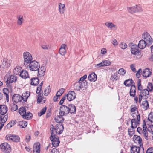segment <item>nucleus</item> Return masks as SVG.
Here are the masks:
<instances>
[{
  "label": "nucleus",
  "mask_w": 153,
  "mask_h": 153,
  "mask_svg": "<svg viewBox=\"0 0 153 153\" xmlns=\"http://www.w3.org/2000/svg\"><path fill=\"white\" fill-rule=\"evenodd\" d=\"M143 133L145 139L147 140L148 139V132H147V128L146 126V123L144 120L143 121Z\"/></svg>",
  "instance_id": "17"
},
{
  "label": "nucleus",
  "mask_w": 153,
  "mask_h": 153,
  "mask_svg": "<svg viewBox=\"0 0 153 153\" xmlns=\"http://www.w3.org/2000/svg\"><path fill=\"white\" fill-rule=\"evenodd\" d=\"M16 123V120H12L7 125L6 127L7 128H9L15 125Z\"/></svg>",
  "instance_id": "42"
},
{
  "label": "nucleus",
  "mask_w": 153,
  "mask_h": 153,
  "mask_svg": "<svg viewBox=\"0 0 153 153\" xmlns=\"http://www.w3.org/2000/svg\"><path fill=\"white\" fill-rule=\"evenodd\" d=\"M102 63L104 66L109 65L111 64V62L108 60L102 61Z\"/></svg>",
  "instance_id": "56"
},
{
  "label": "nucleus",
  "mask_w": 153,
  "mask_h": 153,
  "mask_svg": "<svg viewBox=\"0 0 153 153\" xmlns=\"http://www.w3.org/2000/svg\"><path fill=\"white\" fill-rule=\"evenodd\" d=\"M138 148H139V147H137L134 145L132 146L131 147V153H138L139 152L138 151Z\"/></svg>",
  "instance_id": "41"
},
{
  "label": "nucleus",
  "mask_w": 153,
  "mask_h": 153,
  "mask_svg": "<svg viewBox=\"0 0 153 153\" xmlns=\"http://www.w3.org/2000/svg\"><path fill=\"white\" fill-rule=\"evenodd\" d=\"M11 63V60H9L7 58H4L2 62V65L5 68L10 66Z\"/></svg>",
  "instance_id": "20"
},
{
  "label": "nucleus",
  "mask_w": 153,
  "mask_h": 153,
  "mask_svg": "<svg viewBox=\"0 0 153 153\" xmlns=\"http://www.w3.org/2000/svg\"><path fill=\"white\" fill-rule=\"evenodd\" d=\"M146 153H153V148L151 147L147 149Z\"/></svg>",
  "instance_id": "64"
},
{
  "label": "nucleus",
  "mask_w": 153,
  "mask_h": 153,
  "mask_svg": "<svg viewBox=\"0 0 153 153\" xmlns=\"http://www.w3.org/2000/svg\"><path fill=\"white\" fill-rule=\"evenodd\" d=\"M50 139L52 142V145L53 147H56L58 146L60 141L57 135L56 134L51 135L50 137Z\"/></svg>",
  "instance_id": "6"
},
{
  "label": "nucleus",
  "mask_w": 153,
  "mask_h": 153,
  "mask_svg": "<svg viewBox=\"0 0 153 153\" xmlns=\"http://www.w3.org/2000/svg\"><path fill=\"white\" fill-rule=\"evenodd\" d=\"M17 80V77L16 76L11 75L7 78V81L6 82V85L8 86L10 84L16 82Z\"/></svg>",
  "instance_id": "12"
},
{
  "label": "nucleus",
  "mask_w": 153,
  "mask_h": 153,
  "mask_svg": "<svg viewBox=\"0 0 153 153\" xmlns=\"http://www.w3.org/2000/svg\"><path fill=\"white\" fill-rule=\"evenodd\" d=\"M148 119L151 122H153V112H151L148 115Z\"/></svg>",
  "instance_id": "55"
},
{
  "label": "nucleus",
  "mask_w": 153,
  "mask_h": 153,
  "mask_svg": "<svg viewBox=\"0 0 153 153\" xmlns=\"http://www.w3.org/2000/svg\"><path fill=\"white\" fill-rule=\"evenodd\" d=\"M42 87L40 86H38L37 88L36 93L37 94H43V91L41 93Z\"/></svg>",
  "instance_id": "62"
},
{
  "label": "nucleus",
  "mask_w": 153,
  "mask_h": 153,
  "mask_svg": "<svg viewBox=\"0 0 153 153\" xmlns=\"http://www.w3.org/2000/svg\"><path fill=\"white\" fill-rule=\"evenodd\" d=\"M65 5L64 4L59 3V10L61 14L64 13Z\"/></svg>",
  "instance_id": "34"
},
{
  "label": "nucleus",
  "mask_w": 153,
  "mask_h": 153,
  "mask_svg": "<svg viewBox=\"0 0 153 153\" xmlns=\"http://www.w3.org/2000/svg\"><path fill=\"white\" fill-rule=\"evenodd\" d=\"M66 46V45L65 44H63L61 45L59 49V53L63 56L65 54Z\"/></svg>",
  "instance_id": "21"
},
{
  "label": "nucleus",
  "mask_w": 153,
  "mask_h": 153,
  "mask_svg": "<svg viewBox=\"0 0 153 153\" xmlns=\"http://www.w3.org/2000/svg\"><path fill=\"white\" fill-rule=\"evenodd\" d=\"M17 23L19 25H21L23 22L24 19L22 15H20L17 17Z\"/></svg>",
  "instance_id": "39"
},
{
  "label": "nucleus",
  "mask_w": 153,
  "mask_h": 153,
  "mask_svg": "<svg viewBox=\"0 0 153 153\" xmlns=\"http://www.w3.org/2000/svg\"><path fill=\"white\" fill-rule=\"evenodd\" d=\"M72 87L74 90H77L79 91L85 90L87 88V82L86 81L80 82L79 81L74 85H72Z\"/></svg>",
  "instance_id": "1"
},
{
  "label": "nucleus",
  "mask_w": 153,
  "mask_h": 153,
  "mask_svg": "<svg viewBox=\"0 0 153 153\" xmlns=\"http://www.w3.org/2000/svg\"><path fill=\"white\" fill-rule=\"evenodd\" d=\"M126 71L123 68H120L118 70V73L122 75H124L126 73Z\"/></svg>",
  "instance_id": "57"
},
{
  "label": "nucleus",
  "mask_w": 153,
  "mask_h": 153,
  "mask_svg": "<svg viewBox=\"0 0 153 153\" xmlns=\"http://www.w3.org/2000/svg\"><path fill=\"white\" fill-rule=\"evenodd\" d=\"M135 9H136V12H140L143 11V9L140 5H136L135 6Z\"/></svg>",
  "instance_id": "49"
},
{
  "label": "nucleus",
  "mask_w": 153,
  "mask_h": 153,
  "mask_svg": "<svg viewBox=\"0 0 153 153\" xmlns=\"http://www.w3.org/2000/svg\"><path fill=\"white\" fill-rule=\"evenodd\" d=\"M26 108L23 107H21L19 108V112L20 114L23 117L24 115L26 113Z\"/></svg>",
  "instance_id": "44"
},
{
  "label": "nucleus",
  "mask_w": 153,
  "mask_h": 153,
  "mask_svg": "<svg viewBox=\"0 0 153 153\" xmlns=\"http://www.w3.org/2000/svg\"><path fill=\"white\" fill-rule=\"evenodd\" d=\"M3 91L4 94L6 97V99L7 102L9 101V91L7 88H4L3 89Z\"/></svg>",
  "instance_id": "40"
},
{
  "label": "nucleus",
  "mask_w": 153,
  "mask_h": 153,
  "mask_svg": "<svg viewBox=\"0 0 153 153\" xmlns=\"http://www.w3.org/2000/svg\"><path fill=\"white\" fill-rule=\"evenodd\" d=\"M0 149L2 151L6 153H8L11 151L10 145L7 143H4L1 144Z\"/></svg>",
  "instance_id": "8"
},
{
  "label": "nucleus",
  "mask_w": 153,
  "mask_h": 153,
  "mask_svg": "<svg viewBox=\"0 0 153 153\" xmlns=\"http://www.w3.org/2000/svg\"><path fill=\"white\" fill-rule=\"evenodd\" d=\"M23 58L24 60V64L25 65H27L32 61V56L29 52H26L24 53Z\"/></svg>",
  "instance_id": "5"
},
{
  "label": "nucleus",
  "mask_w": 153,
  "mask_h": 153,
  "mask_svg": "<svg viewBox=\"0 0 153 153\" xmlns=\"http://www.w3.org/2000/svg\"><path fill=\"white\" fill-rule=\"evenodd\" d=\"M147 129L150 132L153 134V125H150L148 127Z\"/></svg>",
  "instance_id": "63"
},
{
  "label": "nucleus",
  "mask_w": 153,
  "mask_h": 153,
  "mask_svg": "<svg viewBox=\"0 0 153 153\" xmlns=\"http://www.w3.org/2000/svg\"><path fill=\"white\" fill-rule=\"evenodd\" d=\"M69 113L71 114L75 113L76 111V107L73 105H69L68 106Z\"/></svg>",
  "instance_id": "28"
},
{
  "label": "nucleus",
  "mask_w": 153,
  "mask_h": 153,
  "mask_svg": "<svg viewBox=\"0 0 153 153\" xmlns=\"http://www.w3.org/2000/svg\"><path fill=\"white\" fill-rule=\"evenodd\" d=\"M141 81L140 79H138L137 80V89L138 90L140 91H141L142 90H143L144 89H145L144 87H142L141 84Z\"/></svg>",
  "instance_id": "43"
},
{
  "label": "nucleus",
  "mask_w": 153,
  "mask_h": 153,
  "mask_svg": "<svg viewBox=\"0 0 153 153\" xmlns=\"http://www.w3.org/2000/svg\"><path fill=\"white\" fill-rule=\"evenodd\" d=\"M136 88L135 85H133L131 86L130 91V95L131 97H134L136 95Z\"/></svg>",
  "instance_id": "26"
},
{
  "label": "nucleus",
  "mask_w": 153,
  "mask_h": 153,
  "mask_svg": "<svg viewBox=\"0 0 153 153\" xmlns=\"http://www.w3.org/2000/svg\"><path fill=\"white\" fill-rule=\"evenodd\" d=\"M119 79V77L117 75V74L116 73H114V74L112 76L111 78V79L113 80V81H116Z\"/></svg>",
  "instance_id": "51"
},
{
  "label": "nucleus",
  "mask_w": 153,
  "mask_h": 153,
  "mask_svg": "<svg viewBox=\"0 0 153 153\" xmlns=\"http://www.w3.org/2000/svg\"><path fill=\"white\" fill-rule=\"evenodd\" d=\"M6 139L10 141H13L15 142H18L20 140L19 137L15 135H8L6 137Z\"/></svg>",
  "instance_id": "10"
},
{
  "label": "nucleus",
  "mask_w": 153,
  "mask_h": 153,
  "mask_svg": "<svg viewBox=\"0 0 153 153\" xmlns=\"http://www.w3.org/2000/svg\"><path fill=\"white\" fill-rule=\"evenodd\" d=\"M146 45L148 46L147 42L144 40L142 39L139 41L138 45V47L140 49H143L145 48Z\"/></svg>",
  "instance_id": "18"
},
{
  "label": "nucleus",
  "mask_w": 153,
  "mask_h": 153,
  "mask_svg": "<svg viewBox=\"0 0 153 153\" xmlns=\"http://www.w3.org/2000/svg\"><path fill=\"white\" fill-rule=\"evenodd\" d=\"M63 116H61V114H59V115H58L55 117V120L57 123H62L64 120Z\"/></svg>",
  "instance_id": "32"
},
{
  "label": "nucleus",
  "mask_w": 153,
  "mask_h": 153,
  "mask_svg": "<svg viewBox=\"0 0 153 153\" xmlns=\"http://www.w3.org/2000/svg\"><path fill=\"white\" fill-rule=\"evenodd\" d=\"M50 153H59L58 149L54 148L52 149Z\"/></svg>",
  "instance_id": "61"
},
{
  "label": "nucleus",
  "mask_w": 153,
  "mask_h": 153,
  "mask_svg": "<svg viewBox=\"0 0 153 153\" xmlns=\"http://www.w3.org/2000/svg\"><path fill=\"white\" fill-rule=\"evenodd\" d=\"M119 46L121 48L123 49H125L127 47V45L126 43L124 42L121 43Z\"/></svg>",
  "instance_id": "58"
},
{
  "label": "nucleus",
  "mask_w": 153,
  "mask_h": 153,
  "mask_svg": "<svg viewBox=\"0 0 153 153\" xmlns=\"http://www.w3.org/2000/svg\"><path fill=\"white\" fill-rule=\"evenodd\" d=\"M31 84L33 85H37L39 82V79L37 77L32 78Z\"/></svg>",
  "instance_id": "31"
},
{
  "label": "nucleus",
  "mask_w": 153,
  "mask_h": 153,
  "mask_svg": "<svg viewBox=\"0 0 153 153\" xmlns=\"http://www.w3.org/2000/svg\"><path fill=\"white\" fill-rule=\"evenodd\" d=\"M32 116L33 114L31 113L26 111V114L24 115L22 117L26 119H30L32 118Z\"/></svg>",
  "instance_id": "37"
},
{
  "label": "nucleus",
  "mask_w": 153,
  "mask_h": 153,
  "mask_svg": "<svg viewBox=\"0 0 153 153\" xmlns=\"http://www.w3.org/2000/svg\"><path fill=\"white\" fill-rule=\"evenodd\" d=\"M8 111V108L5 105H0V115L4 116Z\"/></svg>",
  "instance_id": "15"
},
{
  "label": "nucleus",
  "mask_w": 153,
  "mask_h": 153,
  "mask_svg": "<svg viewBox=\"0 0 153 153\" xmlns=\"http://www.w3.org/2000/svg\"><path fill=\"white\" fill-rule=\"evenodd\" d=\"M124 84L126 86L128 87L130 86H132L133 85H135V83L133 81L130 79L126 80L124 82Z\"/></svg>",
  "instance_id": "23"
},
{
  "label": "nucleus",
  "mask_w": 153,
  "mask_h": 153,
  "mask_svg": "<svg viewBox=\"0 0 153 153\" xmlns=\"http://www.w3.org/2000/svg\"><path fill=\"white\" fill-rule=\"evenodd\" d=\"M149 95V92L146 88L142 90L139 92V102L140 103L142 99H146L148 98Z\"/></svg>",
  "instance_id": "3"
},
{
  "label": "nucleus",
  "mask_w": 153,
  "mask_h": 153,
  "mask_svg": "<svg viewBox=\"0 0 153 153\" xmlns=\"http://www.w3.org/2000/svg\"><path fill=\"white\" fill-rule=\"evenodd\" d=\"M12 101L16 103L22 101L21 96L19 94H15L12 97Z\"/></svg>",
  "instance_id": "14"
},
{
  "label": "nucleus",
  "mask_w": 153,
  "mask_h": 153,
  "mask_svg": "<svg viewBox=\"0 0 153 153\" xmlns=\"http://www.w3.org/2000/svg\"><path fill=\"white\" fill-rule=\"evenodd\" d=\"M30 95V93L29 91H26L25 93H23L21 96L22 100H23L24 102L26 101Z\"/></svg>",
  "instance_id": "27"
},
{
  "label": "nucleus",
  "mask_w": 153,
  "mask_h": 153,
  "mask_svg": "<svg viewBox=\"0 0 153 153\" xmlns=\"http://www.w3.org/2000/svg\"><path fill=\"white\" fill-rule=\"evenodd\" d=\"M88 78L90 81L95 82L97 80V75L94 72H93L89 75Z\"/></svg>",
  "instance_id": "22"
},
{
  "label": "nucleus",
  "mask_w": 153,
  "mask_h": 153,
  "mask_svg": "<svg viewBox=\"0 0 153 153\" xmlns=\"http://www.w3.org/2000/svg\"><path fill=\"white\" fill-rule=\"evenodd\" d=\"M40 149V144L39 143H35L33 147V153H39Z\"/></svg>",
  "instance_id": "19"
},
{
  "label": "nucleus",
  "mask_w": 153,
  "mask_h": 153,
  "mask_svg": "<svg viewBox=\"0 0 153 153\" xmlns=\"http://www.w3.org/2000/svg\"><path fill=\"white\" fill-rule=\"evenodd\" d=\"M47 108L46 107H45L43 108H42L40 111L38 113V115L41 116L42 115L44 114Z\"/></svg>",
  "instance_id": "52"
},
{
  "label": "nucleus",
  "mask_w": 153,
  "mask_h": 153,
  "mask_svg": "<svg viewBox=\"0 0 153 153\" xmlns=\"http://www.w3.org/2000/svg\"><path fill=\"white\" fill-rule=\"evenodd\" d=\"M133 139L134 140L135 142L138 141V143L140 144V147L141 146V145H143L142 139L140 137L135 135L133 136Z\"/></svg>",
  "instance_id": "29"
},
{
  "label": "nucleus",
  "mask_w": 153,
  "mask_h": 153,
  "mask_svg": "<svg viewBox=\"0 0 153 153\" xmlns=\"http://www.w3.org/2000/svg\"><path fill=\"white\" fill-rule=\"evenodd\" d=\"M65 91L64 89L62 88L60 89L59 91L56 94L58 96L60 97L62 95L63 93Z\"/></svg>",
  "instance_id": "54"
},
{
  "label": "nucleus",
  "mask_w": 153,
  "mask_h": 153,
  "mask_svg": "<svg viewBox=\"0 0 153 153\" xmlns=\"http://www.w3.org/2000/svg\"><path fill=\"white\" fill-rule=\"evenodd\" d=\"M105 26L108 28L112 29L113 27H115L116 26L111 22H107L105 23Z\"/></svg>",
  "instance_id": "45"
},
{
  "label": "nucleus",
  "mask_w": 153,
  "mask_h": 153,
  "mask_svg": "<svg viewBox=\"0 0 153 153\" xmlns=\"http://www.w3.org/2000/svg\"><path fill=\"white\" fill-rule=\"evenodd\" d=\"M130 111L131 112H133L135 111H137V113H138V109L136 105H132L130 107Z\"/></svg>",
  "instance_id": "48"
},
{
  "label": "nucleus",
  "mask_w": 153,
  "mask_h": 153,
  "mask_svg": "<svg viewBox=\"0 0 153 153\" xmlns=\"http://www.w3.org/2000/svg\"><path fill=\"white\" fill-rule=\"evenodd\" d=\"M28 66L30 69L32 71H36L40 68L39 64L36 60L32 61Z\"/></svg>",
  "instance_id": "4"
},
{
  "label": "nucleus",
  "mask_w": 153,
  "mask_h": 153,
  "mask_svg": "<svg viewBox=\"0 0 153 153\" xmlns=\"http://www.w3.org/2000/svg\"><path fill=\"white\" fill-rule=\"evenodd\" d=\"M131 127L132 128H135L140 123L136 121L135 119H133L131 120Z\"/></svg>",
  "instance_id": "33"
},
{
  "label": "nucleus",
  "mask_w": 153,
  "mask_h": 153,
  "mask_svg": "<svg viewBox=\"0 0 153 153\" xmlns=\"http://www.w3.org/2000/svg\"><path fill=\"white\" fill-rule=\"evenodd\" d=\"M134 128L132 129H128V134L130 136H132L134 134Z\"/></svg>",
  "instance_id": "60"
},
{
  "label": "nucleus",
  "mask_w": 153,
  "mask_h": 153,
  "mask_svg": "<svg viewBox=\"0 0 153 153\" xmlns=\"http://www.w3.org/2000/svg\"><path fill=\"white\" fill-rule=\"evenodd\" d=\"M129 46L131 48V53L134 55H137V58H140L142 56H140V50L138 49L137 46L132 43H130L129 44Z\"/></svg>",
  "instance_id": "2"
},
{
  "label": "nucleus",
  "mask_w": 153,
  "mask_h": 153,
  "mask_svg": "<svg viewBox=\"0 0 153 153\" xmlns=\"http://www.w3.org/2000/svg\"><path fill=\"white\" fill-rule=\"evenodd\" d=\"M76 94L74 91H70L67 95L68 100L71 101L74 99L76 98Z\"/></svg>",
  "instance_id": "13"
},
{
  "label": "nucleus",
  "mask_w": 153,
  "mask_h": 153,
  "mask_svg": "<svg viewBox=\"0 0 153 153\" xmlns=\"http://www.w3.org/2000/svg\"><path fill=\"white\" fill-rule=\"evenodd\" d=\"M51 89L50 88V85L48 86L46 88L45 90L44 91V95L45 96H47L49 94V93L51 91Z\"/></svg>",
  "instance_id": "47"
},
{
  "label": "nucleus",
  "mask_w": 153,
  "mask_h": 153,
  "mask_svg": "<svg viewBox=\"0 0 153 153\" xmlns=\"http://www.w3.org/2000/svg\"><path fill=\"white\" fill-rule=\"evenodd\" d=\"M142 108L145 110H147L149 108L148 102L147 100H145L142 102Z\"/></svg>",
  "instance_id": "36"
},
{
  "label": "nucleus",
  "mask_w": 153,
  "mask_h": 153,
  "mask_svg": "<svg viewBox=\"0 0 153 153\" xmlns=\"http://www.w3.org/2000/svg\"><path fill=\"white\" fill-rule=\"evenodd\" d=\"M63 129V125L61 124L58 123L55 126V127L53 131H54V134H60L62 133Z\"/></svg>",
  "instance_id": "9"
},
{
  "label": "nucleus",
  "mask_w": 153,
  "mask_h": 153,
  "mask_svg": "<svg viewBox=\"0 0 153 153\" xmlns=\"http://www.w3.org/2000/svg\"><path fill=\"white\" fill-rule=\"evenodd\" d=\"M22 68L19 66H16L13 70V72L16 75H20L22 71Z\"/></svg>",
  "instance_id": "35"
},
{
  "label": "nucleus",
  "mask_w": 153,
  "mask_h": 153,
  "mask_svg": "<svg viewBox=\"0 0 153 153\" xmlns=\"http://www.w3.org/2000/svg\"><path fill=\"white\" fill-rule=\"evenodd\" d=\"M146 89L149 91V92L152 91L153 89L152 84L151 83H149L147 86V88Z\"/></svg>",
  "instance_id": "50"
},
{
  "label": "nucleus",
  "mask_w": 153,
  "mask_h": 153,
  "mask_svg": "<svg viewBox=\"0 0 153 153\" xmlns=\"http://www.w3.org/2000/svg\"><path fill=\"white\" fill-rule=\"evenodd\" d=\"M38 76L39 77L43 76L45 74L46 71L45 67V66H42L38 70Z\"/></svg>",
  "instance_id": "16"
},
{
  "label": "nucleus",
  "mask_w": 153,
  "mask_h": 153,
  "mask_svg": "<svg viewBox=\"0 0 153 153\" xmlns=\"http://www.w3.org/2000/svg\"><path fill=\"white\" fill-rule=\"evenodd\" d=\"M27 123L26 121H20L18 122V125L21 127L22 128H25Z\"/></svg>",
  "instance_id": "38"
},
{
  "label": "nucleus",
  "mask_w": 153,
  "mask_h": 153,
  "mask_svg": "<svg viewBox=\"0 0 153 153\" xmlns=\"http://www.w3.org/2000/svg\"><path fill=\"white\" fill-rule=\"evenodd\" d=\"M8 116L7 114L5 115L4 116L0 115V126L3 124V126L4 123L7 120Z\"/></svg>",
  "instance_id": "24"
},
{
  "label": "nucleus",
  "mask_w": 153,
  "mask_h": 153,
  "mask_svg": "<svg viewBox=\"0 0 153 153\" xmlns=\"http://www.w3.org/2000/svg\"><path fill=\"white\" fill-rule=\"evenodd\" d=\"M127 9L128 12L131 14H133L134 13H136L135 11L136 10L135 6L131 7H127Z\"/></svg>",
  "instance_id": "46"
},
{
  "label": "nucleus",
  "mask_w": 153,
  "mask_h": 153,
  "mask_svg": "<svg viewBox=\"0 0 153 153\" xmlns=\"http://www.w3.org/2000/svg\"><path fill=\"white\" fill-rule=\"evenodd\" d=\"M43 96V94H40L38 95V98L37 100V103H40L42 100V96Z\"/></svg>",
  "instance_id": "53"
},
{
  "label": "nucleus",
  "mask_w": 153,
  "mask_h": 153,
  "mask_svg": "<svg viewBox=\"0 0 153 153\" xmlns=\"http://www.w3.org/2000/svg\"><path fill=\"white\" fill-rule=\"evenodd\" d=\"M152 74V72L149 68L145 69L143 72V76L145 78H147L150 76Z\"/></svg>",
  "instance_id": "25"
},
{
  "label": "nucleus",
  "mask_w": 153,
  "mask_h": 153,
  "mask_svg": "<svg viewBox=\"0 0 153 153\" xmlns=\"http://www.w3.org/2000/svg\"><path fill=\"white\" fill-rule=\"evenodd\" d=\"M69 113L68 107L64 105H62L59 108V114L61 116H63L65 114L66 115Z\"/></svg>",
  "instance_id": "11"
},
{
  "label": "nucleus",
  "mask_w": 153,
  "mask_h": 153,
  "mask_svg": "<svg viewBox=\"0 0 153 153\" xmlns=\"http://www.w3.org/2000/svg\"><path fill=\"white\" fill-rule=\"evenodd\" d=\"M19 75L22 78L24 79L29 77L27 71L25 70H22Z\"/></svg>",
  "instance_id": "30"
},
{
  "label": "nucleus",
  "mask_w": 153,
  "mask_h": 153,
  "mask_svg": "<svg viewBox=\"0 0 153 153\" xmlns=\"http://www.w3.org/2000/svg\"><path fill=\"white\" fill-rule=\"evenodd\" d=\"M18 108V107L17 105L16 104H13L11 108V110L12 111H16Z\"/></svg>",
  "instance_id": "59"
},
{
  "label": "nucleus",
  "mask_w": 153,
  "mask_h": 153,
  "mask_svg": "<svg viewBox=\"0 0 153 153\" xmlns=\"http://www.w3.org/2000/svg\"><path fill=\"white\" fill-rule=\"evenodd\" d=\"M142 38L143 40L147 42V45L149 46L153 42V40L149 34L147 32L143 33L142 34Z\"/></svg>",
  "instance_id": "7"
}]
</instances>
